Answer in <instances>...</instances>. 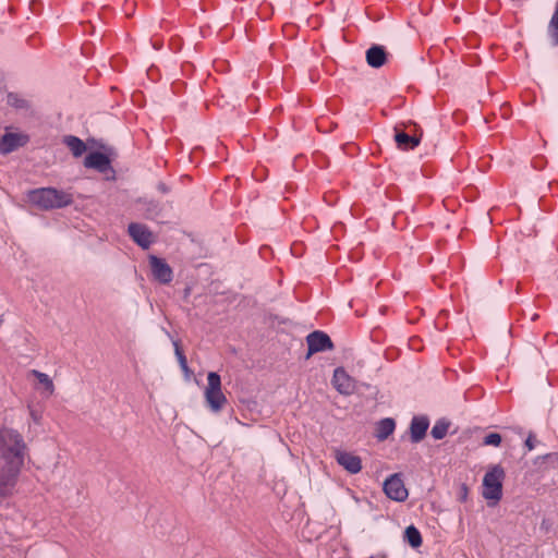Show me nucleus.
Returning a JSON list of instances; mask_svg holds the SVG:
<instances>
[{"instance_id":"30","label":"nucleus","mask_w":558,"mask_h":558,"mask_svg":"<svg viewBox=\"0 0 558 558\" xmlns=\"http://www.w3.org/2000/svg\"><path fill=\"white\" fill-rule=\"evenodd\" d=\"M157 190L162 194H167L170 192V187L163 182H159L157 184Z\"/></svg>"},{"instance_id":"22","label":"nucleus","mask_w":558,"mask_h":558,"mask_svg":"<svg viewBox=\"0 0 558 558\" xmlns=\"http://www.w3.org/2000/svg\"><path fill=\"white\" fill-rule=\"evenodd\" d=\"M7 102L9 106L17 110H29L32 107L31 102L17 93H9L7 96Z\"/></svg>"},{"instance_id":"10","label":"nucleus","mask_w":558,"mask_h":558,"mask_svg":"<svg viewBox=\"0 0 558 558\" xmlns=\"http://www.w3.org/2000/svg\"><path fill=\"white\" fill-rule=\"evenodd\" d=\"M151 275L160 284H168L172 281L173 271L166 259L156 255L148 257Z\"/></svg>"},{"instance_id":"15","label":"nucleus","mask_w":558,"mask_h":558,"mask_svg":"<svg viewBox=\"0 0 558 558\" xmlns=\"http://www.w3.org/2000/svg\"><path fill=\"white\" fill-rule=\"evenodd\" d=\"M332 385L341 395L349 396L353 393V379L347 374L343 367H337L333 371Z\"/></svg>"},{"instance_id":"25","label":"nucleus","mask_w":558,"mask_h":558,"mask_svg":"<svg viewBox=\"0 0 558 558\" xmlns=\"http://www.w3.org/2000/svg\"><path fill=\"white\" fill-rule=\"evenodd\" d=\"M32 374L38 380V383L41 384L45 387L46 391H48L49 393L53 392V390H54L53 383H52L51 378L47 374L41 373V372L36 371V369H33Z\"/></svg>"},{"instance_id":"7","label":"nucleus","mask_w":558,"mask_h":558,"mask_svg":"<svg viewBox=\"0 0 558 558\" xmlns=\"http://www.w3.org/2000/svg\"><path fill=\"white\" fill-rule=\"evenodd\" d=\"M383 489L386 496L395 501H404L409 496L400 473L389 475L383 484Z\"/></svg>"},{"instance_id":"8","label":"nucleus","mask_w":558,"mask_h":558,"mask_svg":"<svg viewBox=\"0 0 558 558\" xmlns=\"http://www.w3.org/2000/svg\"><path fill=\"white\" fill-rule=\"evenodd\" d=\"M306 359H308L315 353L330 351L335 348L330 337L322 330H314L311 333H308L306 337Z\"/></svg>"},{"instance_id":"9","label":"nucleus","mask_w":558,"mask_h":558,"mask_svg":"<svg viewBox=\"0 0 558 558\" xmlns=\"http://www.w3.org/2000/svg\"><path fill=\"white\" fill-rule=\"evenodd\" d=\"M415 131L413 133H408L403 131L400 125H396L395 131V142L397 147L401 150H412L417 147L421 143L423 132L422 130H417L416 124L411 123Z\"/></svg>"},{"instance_id":"23","label":"nucleus","mask_w":558,"mask_h":558,"mask_svg":"<svg viewBox=\"0 0 558 558\" xmlns=\"http://www.w3.org/2000/svg\"><path fill=\"white\" fill-rule=\"evenodd\" d=\"M173 345H174V353H175V356L178 359L179 365H180L182 372L184 373L185 377L190 378V376L192 374V371L190 369V367L187 365L186 356L183 353V351H182V349L180 347L179 341H174Z\"/></svg>"},{"instance_id":"20","label":"nucleus","mask_w":558,"mask_h":558,"mask_svg":"<svg viewBox=\"0 0 558 558\" xmlns=\"http://www.w3.org/2000/svg\"><path fill=\"white\" fill-rule=\"evenodd\" d=\"M403 537L412 548H418L423 542L421 532L414 525L405 527Z\"/></svg>"},{"instance_id":"26","label":"nucleus","mask_w":558,"mask_h":558,"mask_svg":"<svg viewBox=\"0 0 558 558\" xmlns=\"http://www.w3.org/2000/svg\"><path fill=\"white\" fill-rule=\"evenodd\" d=\"M502 441V437L498 433H489L483 439V445L498 447Z\"/></svg>"},{"instance_id":"28","label":"nucleus","mask_w":558,"mask_h":558,"mask_svg":"<svg viewBox=\"0 0 558 558\" xmlns=\"http://www.w3.org/2000/svg\"><path fill=\"white\" fill-rule=\"evenodd\" d=\"M469 495V487L466 484H461L459 494H458V500L461 502H465L468 500Z\"/></svg>"},{"instance_id":"27","label":"nucleus","mask_w":558,"mask_h":558,"mask_svg":"<svg viewBox=\"0 0 558 558\" xmlns=\"http://www.w3.org/2000/svg\"><path fill=\"white\" fill-rule=\"evenodd\" d=\"M538 460H542L543 462L548 463L551 466H556L558 465V452H550L542 457H538L535 462H537Z\"/></svg>"},{"instance_id":"11","label":"nucleus","mask_w":558,"mask_h":558,"mask_svg":"<svg viewBox=\"0 0 558 558\" xmlns=\"http://www.w3.org/2000/svg\"><path fill=\"white\" fill-rule=\"evenodd\" d=\"M29 142V136L22 133L7 132L0 137V154L9 155Z\"/></svg>"},{"instance_id":"13","label":"nucleus","mask_w":558,"mask_h":558,"mask_svg":"<svg viewBox=\"0 0 558 558\" xmlns=\"http://www.w3.org/2000/svg\"><path fill=\"white\" fill-rule=\"evenodd\" d=\"M335 459L350 474H357L362 470L361 458L352 452L336 450Z\"/></svg>"},{"instance_id":"5","label":"nucleus","mask_w":558,"mask_h":558,"mask_svg":"<svg viewBox=\"0 0 558 558\" xmlns=\"http://www.w3.org/2000/svg\"><path fill=\"white\" fill-rule=\"evenodd\" d=\"M22 468L15 464H2L0 468V498L13 495Z\"/></svg>"},{"instance_id":"1","label":"nucleus","mask_w":558,"mask_h":558,"mask_svg":"<svg viewBox=\"0 0 558 558\" xmlns=\"http://www.w3.org/2000/svg\"><path fill=\"white\" fill-rule=\"evenodd\" d=\"M27 445L21 433L14 428H0V459L3 464L24 465Z\"/></svg>"},{"instance_id":"31","label":"nucleus","mask_w":558,"mask_h":558,"mask_svg":"<svg viewBox=\"0 0 558 558\" xmlns=\"http://www.w3.org/2000/svg\"><path fill=\"white\" fill-rule=\"evenodd\" d=\"M538 318V315L537 314H533V316L531 317L532 320H535Z\"/></svg>"},{"instance_id":"6","label":"nucleus","mask_w":558,"mask_h":558,"mask_svg":"<svg viewBox=\"0 0 558 558\" xmlns=\"http://www.w3.org/2000/svg\"><path fill=\"white\" fill-rule=\"evenodd\" d=\"M111 156H113L112 148H108L106 153L98 150L90 151L84 158V166L88 169H95L99 173H107L108 171L114 173L111 167Z\"/></svg>"},{"instance_id":"19","label":"nucleus","mask_w":558,"mask_h":558,"mask_svg":"<svg viewBox=\"0 0 558 558\" xmlns=\"http://www.w3.org/2000/svg\"><path fill=\"white\" fill-rule=\"evenodd\" d=\"M141 203L143 205L142 209L146 218L155 219L160 215L162 210V206L158 201L145 199L143 202L141 201Z\"/></svg>"},{"instance_id":"18","label":"nucleus","mask_w":558,"mask_h":558,"mask_svg":"<svg viewBox=\"0 0 558 558\" xmlns=\"http://www.w3.org/2000/svg\"><path fill=\"white\" fill-rule=\"evenodd\" d=\"M63 143L69 147L74 157H81L87 149L86 144L80 137L74 135H65Z\"/></svg>"},{"instance_id":"4","label":"nucleus","mask_w":558,"mask_h":558,"mask_svg":"<svg viewBox=\"0 0 558 558\" xmlns=\"http://www.w3.org/2000/svg\"><path fill=\"white\" fill-rule=\"evenodd\" d=\"M207 388L205 399L211 411L218 412L227 403V398L221 391V377L216 372H209L207 375Z\"/></svg>"},{"instance_id":"2","label":"nucleus","mask_w":558,"mask_h":558,"mask_svg":"<svg viewBox=\"0 0 558 558\" xmlns=\"http://www.w3.org/2000/svg\"><path fill=\"white\" fill-rule=\"evenodd\" d=\"M28 202L41 210L64 208L73 204L71 193L56 187H39L27 193Z\"/></svg>"},{"instance_id":"14","label":"nucleus","mask_w":558,"mask_h":558,"mask_svg":"<svg viewBox=\"0 0 558 558\" xmlns=\"http://www.w3.org/2000/svg\"><path fill=\"white\" fill-rule=\"evenodd\" d=\"M388 56L384 46L373 44L365 52V60L371 68L380 69L387 63Z\"/></svg>"},{"instance_id":"3","label":"nucleus","mask_w":558,"mask_h":558,"mask_svg":"<svg viewBox=\"0 0 558 558\" xmlns=\"http://www.w3.org/2000/svg\"><path fill=\"white\" fill-rule=\"evenodd\" d=\"M505 477L506 473L500 464L490 466L485 473L482 484V496L488 501V506L493 507L501 500Z\"/></svg>"},{"instance_id":"16","label":"nucleus","mask_w":558,"mask_h":558,"mask_svg":"<svg viewBox=\"0 0 558 558\" xmlns=\"http://www.w3.org/2000/svg\"><path fill=\"white\" fill-rule=\"evenodd\" d=\"M429 427V420L426 415L413 416L410 423V439L413 444H417L426 436Z\"/></svg>"},{"instance_id":"29","label":"nucleus","mask_w":558,"mask_h":558,"mask_svg":"<svg viewBox=\"0 0 558 558\" xmlns=\"http://www.w3.org/2000/svg\"><path fill=\"white\" fill-rule=\"evenodd\" d=\"M524 445L529 451H531L535 448V436L533 433L529 434L527 438L525 439Z\"/></svg>"},{"instance_id":"21","label":"nucleus","mask_w":558,"mask_h":558,"mask_svg":"<svg viewBox=\"0 0 558 558\" xmlns=\"http://www.w3.org/2000/svg\"><path fill=\"white\" fill-rule=\"evenodd\" d=\"M451 423L447 418H439L432 428L430 435L434 439L440 440L446 437Z\"/></svg>"},{"instance_id":"12","label":"nucleus","mask_w":558,"mask_h":558,"mask_svg":"<svg viewBox=\"0 0 558 558\" xmlns=\"http://www.w3.org/2000/svg\"><path fill=\"white\" fill-rule=\"evenodd\" d=\"M131 239L143 250L149 248L153 243L151 231L143 223L131 222L128 227Z\"/></svg>"},{"instance_id":"24","label":"nucleus","mask_w":558,"mask_h":558,"mask_svg":"<svg viewBox=\"0 0 558 558\" xmlns=\"http://www.w3.org/2000/svg\"><path fill=\"white\" fill-rule=\"evenodd\" d=\"M548 33L554 46H558V3L549 21Z\"/></svg>"},{"instance_id":"17","label":"nucleus","mask_w":558,"mask_h":558,"mask_svg":"<svg viewBox=\"0 0 558 558\" xmlns=\"http://www.w3.org/2000/svg\"><path fill=\"white\" fill-rule=\"evenodd\" d=\"M396 422L391 417L381 418L376 425L375 437L383 441L387 439L395 430Z\"/></svg>"}]
</instances>
